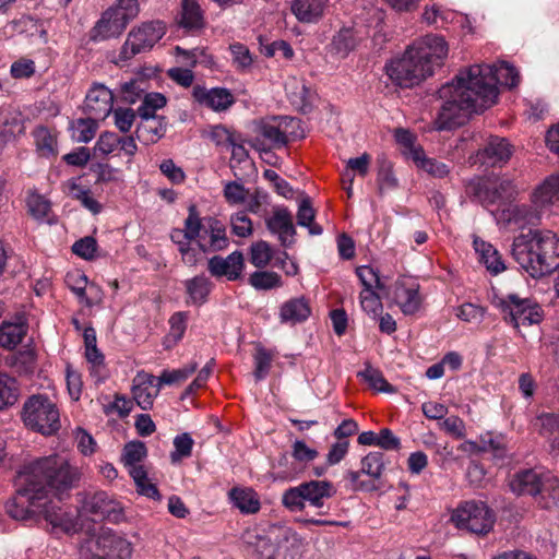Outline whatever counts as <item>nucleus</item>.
Instances as JSON below:
<instances>
[{"mask_svg":"<svg viewBox=\"0 0 559 559\" xmlns=\"http://www.w3.org/2000/svg\"><path fill=\"white\" fill-rule=\"evenodd\" d=\"M519 83V72L506 61L473 64L460 71L438 92L441 105L433 121L436 130L463 126L472 114L484 111L497 102L498 84L513 88Z\"/></svg>","mask_w":559,"mask_h":559,"instance_id":"1","label":"nucleus"},{"mask_svg":"<svg viewBox=\"0 0 559 559\" xmlns=\"http://www.w3.org/2000/svg\"><path fill=\"white\" fill-rule=\"evenodd\" d=\"M79 473L62 455H49L31 462L19 472L15 496L7 503L8 514L15 520H27L41 513L49 493L71 489Z\"/></svg>","mask_w":559,"mask_h":559,"instance_id":"2","label":"nucleus"},{"mask_svg":"<svg viewBox=\"0 0 559 559\" xmlns=\"http://www.w3.org/2000/svg\"><path fill=\"white\" fill-rule=\"evenodd\" d=\"M449 47L442 36L429 34L414 43L402 57L385 66L386 74L401 87H413L443 64Z\"/></svg>","mask_w":559,"mask_h":559,"instance_id":"3","label":"nucleus"},{"mask_svg":"<svg viewBox=\"0 0 559 559\" xmlns=\"http://www.w3.org/2000/svg\"><path fill=\"white\" fill-rule=\"evenodd\" d=\"M512 255L532 277H542L559 267V238L549 229H530L514 238Z\"/></svg>","mask_w":559,"mask_h":559,"instance_id":"4","label":"nucleus"},{"mask_svg":"<svg viewBox=\"0 0 559 559\" xmlns=\"http://www.w3.org/2000/svg\"><path fill=\"white\" fill-rule=\"evenodd\" d=\"M165 34L166 25L159 20L141 23L129 32L115 62L122 66L136 55L151 50Z\"/></svg>","mask_w":559,"mask_h":559,"instance_id":"5","label":"nucleus"},{"mask_svg":"<svg viewBox=\"0 0 559 559\" xmlns=\"http://www.w3.org/2000/svg\"><path fill=\"white\" fill-rule=\"evenodd\" d=\"M23 421L29 429L50 436L60 428L59 409L47 396L33 395L24 403Z\"/></svg>","mask_w":559,"mask_h":559,"instance_id":"6","label":"nucleus"},{"mask_svg":"<svg viewBox=\"0 0 559 559\" xmlns=\"http://www.w3.org/2000/svg\"><path fill=\"white\" fill-rule=\"evenodd\" d=\"M451 521L460 530L475 535H486L495 525L496 514L485 502L471 500L453 510Z\"/></svg>","mask_w":559,"mask_h":559,"instance_id":"7","label":"nucleus"},{"mask_svg":"<svg viewBox=\"0 0 559 559\" xmlns=\"http://www.w3.org/2000/svg\"><path fill=\"white\" fill-rule=\"evenodd\" d=\"M202 229V221L194 204L188 209V217L185 219V227L174 228L170 233V239L178 246L181 260L189 266H194L199 261V253L207 252L205 245L198 242V249L192 247V241L197 240Z\"/></svg>","mask_w":559,"mask_h":559,"instance_id":"8","label":"nucleus"},{"mask_svg":"<svg viewBox=\"0 0 559 559\" xmlns=\"http://www.w3.org/2000/svg\"><path fill=\"white\" fill-rule=\"evenodd\" d=\"M467 192L475 201L483 206L500 205L516 194V187L513 181L506 177H488L471 181Z\"/></svg>","mask_w":559,"mask_h":559,"instance_id":"9","label":"nucleus"},{"mask_svg":"<svg viewBox=\"0 0 559 559\" xmlns=\"http://www.w3.org/2000/svg\"><path fill=\"white\" fill-rule=\"evenodd\" d=\"M146 455L147 449L144 442L130 441L123 447L121 461L128 467L129 474L135 483L136 491L153 500H160L162 497L156 485L150 481L144 466L139 464Z\"/></svg>","mask_w":559,"mask_h":559,"instance_id":"10","label":"nucleus"},{"mask_svg":"<svg viewBox=\"0 0 559 559\" xmlns=\"http://www.w3.org/2000/svg\"><path fill=\"white\" fill-rule=\"evenodd\" d=\"M498 307L503 313V319L516 330L539 323L543 319L542 308L535 301L521 298L516 294H509L499 299Z\"/></svg>","mask_w":559,"mask_h":559,"instance_id":"11","label":"nucleus"},{"mask_svg":"<svg viewBox=\"0 0 559 559\" xmlns=\"http://www.w3.org/2000/svg\"><path fill=\"white\" fill-rule=\"evenodd\" d=\"M79 502L81 511L91 514L94 521L107 520L119 523L123 520V507L105 491L81 492Z\"/></svg>","mask_w":559,"mask_h":559,"instance_id":"12","label":"nucleus"},{"mask_svg":"<svg viewBox=\"0 0 559 559\" xmlns=\"http://www.w3.org/2000/svg\"><path fill=\"white\" fill-rule=\"evenodd\" d=\"M64 491L66 490H58L50 492L46 507L41 508V513L44 514L46 521L49 522L53 528H59L67 534H71L78 532L79 520L75 512L64 510L60 506V496Z\"/></svg>","mask_w":559,"mask_h":559,"instance_id":"13","label":"nucleus"},{"mask_svg":"<svg viewBox=\"0 0 559 559\" xmlns=\"http://www.w3.org/2000/svg\"><path fill=\"white\" fill-rule=\"evenodd\" d=\"M392 297L406 316L414 314L420 308L419 285L409 278H399L394 283Z\"/></svg>","mask_w":559,"mask_h":559,"instance_id":"14","label":"nucleus"},{"mask_svg":"<svg viewBox=\"0 0 559 559\" xmlns=\"http://www.w3.org/2000/svg\"><path fill=\"white\" fill-rule=\"evenodd\" d=\"M114 95L105 85L95 83L85 96L84 109L96 119H105L112 110Z\"/></svg>","mask_w":559,"mask_h":559,"instance_id":"15","label":"nucleus"},{"mask_svg":"<svg viewBox=\"0 0 559 559\" xmlns=\"http://www.w3.org/2000/svg\"><path fill=\"white\" fill-rule=\"evenodd\" d=\"M269 231L276 235L282 246L288 247L294 242L296 229L293 215L287 207H275L273 214L265 219Z\"/></svg>","mask_w":559,"mask_h":559,"instance_id":"16","label":"nucleus"},{"mask_svg":"<svg viewBox=\"0 0 559 559\" xmlns=\"http://www.w3.org/2000/svg\"><path fill=\"white\" fill-rule=\"evenodd\" d=\"M298 122L289 117H274L260 123L259 134L269 143L270 148H280L288 142V127Z\"/></svg>","mask_w":559,"mask_h":559,"instance_id":"17","label":"nucleus"},{"mask_svg":"<svg viewBox=\"0 0 559 559\" xmlns=\"http://www.w3.org/2000/svg\"><path fill=\"white\" fill-rule=\"evenodd\" d=\"M192 95L200 105L214 111H224L235 103L234 95L225 87L207 90L206 87L198 85L193 87Z\"/></svg>","mask_w":559,"mask_h":559,"instance_id":"18","label":"nucleus"},{"mask_svg":"<svg viewBox=\"0 0 559 559\" xmlns=\"http://www.w3.org/2000/svg\"><path fill=\"white\" fill-rule=\"evenodd\" d=\"M546 472H538L536 469H524L516 473L510 481L511 490L521 496L530 495L537 500L542 489L544 488Z\"/></svg>","mask_w":559,"mask_h":559,"instance_id":"19","label":"nucleus"},{"mask_svg":"<svg viewBox=\"0 0 559 559\" xmlns=\"http://www.w3.org/2000/svg\"><path fill=\"white\" fill-rule=\"evenodd\" d=\"M512 155V146L508 140L499 136H490L484 148L476 154V160L483 165L496 166L506 163Z\"/></svg>","mask_w":559,"mask_h":559,"instance_id":"20","label":"nucleus"},{"mask_svg":"<svg viewBox=\"0 0 559 559\" xmlns=\"http://www.w3.org/2000/svg\"><path fill=\"white\" fill-rule=\"evenodd\" d=\"M243 267V255L240 251H234L226 258L215 255L209 260V271L213 276H226L235 281L240 276Z\"/></svg>","mask_w":559,"mask_h":559,"instance_id":"21","label":"nucleus"},{"mask_svg":"<svg viewBox=\"0 0 559 559\" xmlns=\"http://www.w3.org/2000/svg\"><path fill=\"white\" fill-rule=\"evenodd\" d=\"M281 528L282 527H270L267 531L261 533H249L247 536V544L253 549V552L258 559H270L272 557V550L276 543L281 540Z\"/></svg>","mask_w":559,"mask_h":559,"instance_id":"22","label":"nucleus"},{"mask_svg":"<svg viewBox=\"0 0 559 559\" xmlns=\"http://www.w3.org/2000/svg\"><path fill=\"white\" fill-rule=\"evenodd\" d=\"M141 121L136 126V139L144 145L158 142L166 133L167 123L163 116H140Z\"/></svg>","mask_w":559,"mask_h":559,"instance_id":"23","label":"nucleus"},{"mask_svg":"<svg viewBox=\"0 0 559 559\" xmlns=\"http://www.w3.org/2000/svg\"><path fill=\"white\" fill-rule=\"evenodd\" d=\"M178 25L187 32H199L205 26L204 12L198 0H182L177 16Z\"/></svg>","mask_w":559,"mask_h":559,"instance_id":"24","label":"nucleus"},{"mask_svg":"<svg viewBox=\"0 0 559 559\" xmlns=\"http://www.w3.org/2000/svg\"><path fill=\"white\" fill-rule=\"evenodd\" d=\"M305 496V502L311 507L322 509L325 500L332 498L336 493V489L331 481L328 480H310L301 483Z\"/></svg>","mask_w":559,"mask_h":559,"instance_id":"25","label":"nucleus"},{"mask_svg":"<svg viewBox=\"0 0 559 559\" xmlns=\"http://www.w3.org/2000/svg\"><path fill=\"white\" fill-rule=\"evenodd\" d=\"M103 540L100 559H130L132 547L126 538L103 528Z\"/></svg>","mask_w":559,"mask_h":559,"instance_id":"26","label":"nucleus"},{"mask_svg":"<svg viewBox=\"0 0 559 559\" xmlns=\"http://www.w3.org/2000/svg\"><path fill=\"white\" fill-rule=\"evenodd\" d=\"M124 28L117 19L112 16L111 11H104L99 20L90 32V38L93 41H103L120 36Z\"/></svg>","mask_w":559,"mask_h":559,"instance_id":"27","label":"nucleus"},{"mask_svg":"<svg viewBox=\"0 0 559 559\" xmlns=\"http://www.w3.org/2000/svg\"><path fill=\"white\" fill-rule=\"evenodd\" d=\"M231 504L243 514H254L261 508L258 493L248 487H234L228 492Z\"/></svg>","mask_w":559,"mask_h":559,"instance_id":"28","label":"nucleus"},{"mask_svg":"<svg viewBox=\"0 0 559 559\" xmlns=\"http://www.w3.org/2000/svg\"><path fill=\"white\" fill-rule=\"evenodd\" d=\"M328 0H294L292 11L298 21L314 23L323 15Z\"/></svg>","mask_w":559,"mask_h":559,"instance_id":"29","label":"nucleus"},{"mask_svg":"<svg viewBox=\"0 0 559 559\" xmlns=\"http://www.w3.org/2000/svg\"><path fill=\"white\" fill-rule=\"evenodd\" d=\"M559 204V175H551L535 190L533 205L544 209Z\"/></svg>","mask_w":559,"mask_h":559,"instance_id":"30","label":"nucleus"},{"mask_svg":"<svg viewBox=\"0 0 559 559\" xmlns=\"http://www.w3.org/2000/svg\"><path fill=\"white\" fill-rule=\"evenodd\" d=\"M311 313L306 298H293L284 302L280 310V319L283 323L296 324L308 319Z\"/></svg>","mask_w":559,"mask_h":559,"instance_id":"31","label":"nucleus"},{"mask_svg":"<svg viewBox=\"0 0 559 559\" xmlns=\"http://www.w3.org/2000/svg\"><path fill=\"white\" fill-rule=\"evenodd\" d=\"M474 248L479 254L480 262L485 264L486 269L490 273L496 275L506 270V265L500 253L492 247V245L480 239H475Z\"/></svg>","mask_w":559,"mask_h":559,"instance_id":"32","label":"nucleus"},{"mask_svg":"<svg viewBox=\"0 0 559 559\" xmlns=\"http://www.w3.org/2000/svg\"><path fill=\"white\" fill-rule=\"evenodd\" d=\"M536 503L545 510L559 509V479L550 472L545 473L544 488Z\"/></svg>","mask_w":559,"mask_h":559,"instance_id":"33","label":"nucleus"},{"mask_svg":"<svg viewBox=\"0 0 559 559\" xmlns=\"http://www.w3.org/2000/svg\"><path fill=\"white\" fill-rule=\"evenodd\" d=\"M189 301L193 305H203L211 292V282L207 277L199 275L185 282Z\"/></svg>","mask_w":559,"mask_h":559,"instance_id":"34","label":"nucleus"},{"mask_svg":"<svg viewBox=\"0 0 559 559\" xmlns=\"http://www.w3.org/2000/svg\"><path fill=\"white\" fill-rule=\"evenodd\" d=\"M107 10L111 11L112 16L126 29L127 25L139 15L140 4L138 0H117Z\"/></svg>","mask_w":559,"mask_h":559,"instance_id":"35","label":"nucleus"},{"mask_svg":"<svg viewBox=\"0 0 559 559\" xmlns=\"http://www.w3.org/2000/svg\"><path fill=\"white\" fill-rule=\"evenodd\" d=\"M188 313L175 312L169 318V333L164 337L163 345L166 349L173 348L182 337L187 329Z\"/></svg>","mask_w":559,"mask_h":559,"instance_id":"36","label":"nucleus"},{"mask_svg":"<svg viewBox=\"0 0 559 559\" xmlns=\"http://www.w3.org/2000/svg\"><path fill=\"white\" fill-rule=\"evenodd\" d=\"M357 40L350 28H343L333 36L330 51L338 58H345L355 49Z\"/></svg>","mask_w":559,"mask_h":559,"instance_id":"37","label":"nucleus"},{"mask_svg":"<svg viewBox=\"0 0 559 559\" xmlns=\"http://www.w3.org/2000/svg\"><path fill=\"white\" fill-rule=\"evenodd\" d=\"M534 427L542 437L548 439L550 444L555 438H559V414H539L534 420Z\"/></svg>","mask_w":559,"mask_h":559,"instance_id":"38","label":"nucleus"},{"mask_svg":"<svg viewBox=\"0 0 559 559\" xmlns=\"http://www.w3.org/2000/svg\"><path fill=\"white\" fill-rule=\"evenodd\" d=\"M357 376L366 381L370 388L378 392H395V388L385 380L383 373L379 369L373 368L370 364H366L365 369L359 371Z\"/></svg>","mask_w":559,"mask_h":559,"instance_id":"39","label":"nucleus"},{"mask_svg":"<svg viewBox=\"0 0 559 559\" xmlns=\"http://www.w3.org/2000/svg\"><path fill=\"white\" fill-rule=\"evenodd\" d=\"M26 334V328L22 323L3 322L0 326V346L4 348L15 347Z\"/></svg>","mask_w":559,"mask_h":559,"instance_id":"40","label":"nucleus"},{"mask_svg":"<svg viewBox=\"0 0 559 559\" xmlns=\"http://www.w3.org/2000/svg\"><path fill=\"white\" fill-rule=\"evenodd\" d=\"M314 216L316 211L311 206L310 199L308 197L304 198L298 207L297 223L299 226L307 227L310 235L318 236L322 234L323 229L320 225L313 223Z\"/></svg>","mask_w":559,"mask_h":559,"instance_id":"41","label":"nucleus"},{"mask_svg":"<svg viewBox=\"0 0 559 559\" xmlns=\"http://www.w3.org/2000/svg\"><path fill=\"white\" fill-rule=\"evenodd\" d=\"M103 542V530L97 534H86L79 545L80 559H100Z\"/></svg>","mask_w":559,"mask_h":559,"instance_id":"42","label":"nucleus"},{"mask_svg":"<svg viewBox=\"0 0 559 559\" xmlns=\"http://www.w3.org/2000/svg\"><path fill=\"white\" fill-rule=\"evenodd\" d=\"M25 119L21 112H11L3 121L0 138L4 142L12 141L25 132Z\"/></svg>","mask_w":559,"mask_h":559,"instance_id":"43","label":"nucleus"},{"mask_svg":"<svg viewBox=\"0 0 559 559\" xmlns=\"http://www.w3.org/2000/svg\"><path fill=\"white\" fill-rule=\"evenodd\" d=\"M95 117L80 118L73 122V139L80 143H88L95 136L98 123Z\"/></svg>","mask_w":559,"mask_h":559,"instance_id":"44","label":"nucleus"},{"mask_svg":"<svg viewBox=\"0 0 559 559\" xmlns=\"http://www.w3.org/2000/svg\"><path fill=\"white\" fill-rule=\"evenodd\" d=\"M68 285L81 302L87 307H93L102 301L100 297L90 298L86 294L87 277L84 274L69 275L67 278Z\"/></svg>","mask_w":559,"mask_h":559,"instance_id":"45","label":"nucleus"},{"mask_svg":"<svg viewBox=\"0 0 559 559\" xmlns=\"http://www.w3.org/2000/svg\"><path fill=\"white\" fill-rule=\"evenodd\" d=\"M361 473L370 476L373 481L379 479L384 471L383 453L370 452L361 460Z\"/></svg>","mask_w":559,"mask_h":559,"instance_id":"46","label":"nucleus"},{"mask_svg":"<svg viewBox=\"0 0 559 559\" xmlns=\"http://www.w3.org/2000/svg\"><path fill=\"white\" fill-rule=\"evenodd\" d=\"M210 229V249L212 251H221L227 248L228 238L226 236L225 226L216 218L209 219Z\"/></svg>","mask_w":559,"mask_h":559,"instance_id":"47","label":"nucleus"},{"mask_svg":"<svg viewBox=\"0 0 559 559\" xmlns=\"http://www.w3.org/2000/svg\"><path fill=\"white\" fill-rule=\"evenodd\" d=\"M281 540L276 543L280 547L277 557L275 559H297L300 555L299 545L297 540L293 538L287 530L281 528Z\"/></svg>","mask_w":559,"mask_h":559,"instance_id":"48","label":"nucleus"},{"mask_svg":"<svg viewBox=\"0 0 559 559\" xmlns=\"http://www.w3.org/2000/svg\"><path fill=\"white\" fill-rule=\"evenodd\" d=\"M273 251L269 242L260 240L250 247V262L258 269L265 267L272 260Z\"/></svg>","mask_w":559,"mask_h":559,"instance_id":"49","label":"nucleus"},{"mask_svg":"<svg viewBox=\"0 0 559 559\" xmlns=\"http://www.w3.org/2000/svg\"><path fill=\"white\" fill-rule=\"evenodd\" d=\"M254 359V378L257 381L263 380L270 372L271 365L273 361V355L270 350L262 346H258Z\"/></svg>","mask_w":559,"mask_h":559,"instance_id":"50","label":"nucleus"},{"mask_svg":"<svg viewBox=\"0 0 559 559\" xmlns=\"http://www.w3.org/2000/svg\"><path fill=\"white\" fill-rule=\"evenodd\" d=\"M193 439L187 432L178 435L174 439L175 450L170 453L173 464L181 462L182 459L189 457L192 453Z\"/></svg>","mask_w":559,"mask_h":559,"instance_id":"51","label":"nucleus"},{"mask_svg":"<svg viewBox=\"0 0 559 559\" xmlns=\"http://www.w3.org/2000/svg\"><path fill=\"white\" fill-rule=\"evenodd\" d=\"M414 159L420 163V167L433 177L443 178L449 174L444 163L432 158H425L423 150H414Z\"/></svg>","mask_w":559,"mask_h":559,"instance_id":"52","label":"nucleus"},{"mask_svg":"<svg viewBox=\"0 0 559 559\" xmlns=\"http://www.w3.org/2000/svg\"><path fill=\"white\" fill-rule=\"evenodd\" d=\"M282 503L290 512L302 511L306 502L301 484L286 489L282 495Z\"/></svg>","mask_w":559,"mask_h":559,"instance_id":"53","label":"nucleus"},{"mask_svg":"<svg viewBox=\"0 0 559 559\" xmlns=\"http://www.w3.org/2000/svg\"><path fill=\"white\" fill-rule=\"evenodd\" d=\"M17 400V388L14 379L0 373V409L12 405Z\"/></svg>","mask_w":559,"mask_h":559,"instance_id":"54","label":"nucleus"},{"mask_svg":"<svg viewBox=\"0 0 559 559\" xmlns=\"http://www.w3.org/2000/svg\"><path fill=\"white\" fill-rule=\"evenodd\" d=\"M249 283L257 289H272L281 286V276L275 272L255 271L250 275Z\"/></svg>","mask_w":559,"mask_h":559,"instance_id":"55","label":"nucleus"},{"mask_svg":"<svg viewBox=\"0 0 559 559\" xmlns=\"http://www.w3.org/2000/svg\"><path fill=\"white\" fill-rule=\"evenodd\" d=\"M356 274L364 286V289L382 290L384 288L378 272L373 267L369 265L358 266L356 269Z\"/></svg>","mask_w":559,"mask_h":559,"instance_id":"56","label":"nucleus"},{"mask_svg":"<svg viewBox=\"0 0 559 559\" xmlns=\"http://www.w3.org/2000/svg\"><path fill=\"white\" fill-rule=\"evenodd\" d=\"M26 205L29 214L36 219H43L50 210V202L43 195L32 192L28 194Z\"/></svg>","mask_w":559,"mask_h":559,"instance_id":"57","label":"nucleus"},{"mask_svg":"<svg viewBox=\"0 0 559 559\" xmlns=\"http://www.w3.org/2000/svg\"><path fill=\"white\" fill-rule=\"evenodd\" d=\"M166 105V97L160 93H147L138 108L139 116H156L155 111Z\"/></svg>","mask_w":559,"mask_h":559,"instance_id":"58","label":"nucleus"},{"mask_svg":"<svg viewBox=\"0 0 559 559\" xmlns=\"http://www.w3.org/2000/svg\"><path fill=\"white\" fill-rule=\"evenodd\" d=\"M359 301L361 309L368 314L377 317L382 311V302L376 290L362 289Z\"/></svg>","mask_w":559,"mask_h":559,"instance_id":"59","label":"nucleus"},{"mask_svg":"<svg viewBox=\"0 0 559 559\" xmlns=\"http://www.w3.org/2000/svg\"><path fill=\"white\" fill-rule=\"evenodd\" d=\"M133 399L136 404L144 411L150 409L153 406L154 399L158 394V390L146 388L143 384H136L133 382L132 386Z\"/></svg>","mask_w":559,"mask_h":559,"instance_id":"60","label":"nucleus"},{"mask_svg":"<svg viewBox=\"0 0 559 559\" xmlns=\"http://www.w3.org/2000/svg\"><path fill=\"white\" fill-rule=\"evenodd\" d=\"M229 49L233 56V64L238 70H247L251 67L253 59L247 46L236 43L230 45Z\"/></svg>","mask_w":559,"mask_h":559,"instance_id":"61","label":"nucleus"},{"mask_svg":"<svg viewBox=\"0 0 559 559\" xmlns=\"http://www.w3.org/2000/svg\"><path fill=\"white\" fill-rule=\"evenodd\" d=\"M537 206L522 205L513 210V218L522 225H537L540 221V212Z\"/></svg>","mask_w":559,"mask_h":559,"instance_id":"62","label":"nucleus"},{"mask_svg":"<svg viewBox=\"0 0 559 559\" xmlns=\"http://www.w3.org/2000/svg\"><path fill=\"white\" fill-rule=\"evenodd\" d=\"M249 191L238 181H229L224 187V197L229 204H241L246 201Z\"/></svg>","mask_w":559,"mask_h":559,"instance_id":"63","label":"nucleus"},{"mask_svg":"<svg viewBox=\"0 0 559 559\" xmlns=\"http://www.w3.org/2000/svg\"><path fill=\"white\" fill-rule=\"evenodd\" d=\"M34 138L37 148L44 154H53L56 139L46 127H38L34 131Z\"/></svg>","mask_w":559,"mask_h":559,"instance_id":"64","label":"nucleus"}]
</instances>
